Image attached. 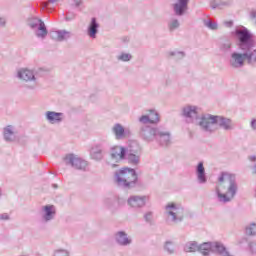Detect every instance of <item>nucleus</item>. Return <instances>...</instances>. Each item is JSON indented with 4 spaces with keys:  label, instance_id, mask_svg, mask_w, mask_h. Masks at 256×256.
<instances>
[{
    "label": "nucleus",
    "instance_id": "nucleus-1",
    "mask_svg": "<svg viewBox=\"0 0 256 256\" xmlns=\"http://www.w3.org/2000/svg\"><path fill=\"white\" fill-rule=\"evenodd\" d=\"M232 35L236 38V45L248 63V65H256V49L253 34L245 27L236 28Z\"/></svg>",
    "mask_w": 256,
    "mask_h": 256
},
{
    "label": "nucleus",
    "instance_id": "nucleus-2",
    "mask_svg": "<svg viewBox=\"0 0 256 256\" xmlns=\"http://www.w3.org/2000/svg\"><path fill=\"white\" fill-rule=\"evenodd\" d=\"M198 125L205 133H213L212 125H218V127L224 129V131L233 130V120L225 116L204 114L200 117Z\"/></svg>",
    "mask_w": 256,
    "mask_h": 256
},
{
    "label": "nucleus",
    "instance_id": "nucleus-3",
    "mask_svg": "<svg viewBox=\"0 0 256 256\" xmlns=\"http://www.w3.org/2000/svg\"><path fill=\"white\" fill-rule=\"evenodd\" d=\"M114 181L121 189H135L141 185L139 175L133 168L124 167L114 173Z\"/></svg>",
    "mask_w": 256,
    "mask_h": 256
},
{
    "label": "nucleus",
    "instance_id": "nucleus-4",
    "mask_svg": "<svg viewBox=\"0 0 256 256\" xmlns=\"http://www.w3.org/2000/svg\"><path fill=\"white\" fill-rule=\"evenodd\" d=\"M218 181L219 183H223V181H228L229 183L226 194L221 193V190L216 188L218 201L220 203H231V201L235 199V195H237V191L239 189L237 186V177L235 174H231L229 172H221L218 177Z\"/></svg>",
    "mask_w": 256,
    "mask_h": 256
},
{
    "label": "nucleus",
    "instance_id": "nucleus-5",
    "mask_svg": "<svg viewBox=\"0 0 256 256\" xmlns=\"http://www.w3.org/2000/svg\"><path fill=\"white\" fill-rule=\"evenodd\" d=\"M130 165L137 166L141 161V146L137 142H131L129 149L126 150V156Z\"/></svg>",
    "mask_w": 256,
    "mask_h": 256
},
{
    "label": "nucleus",
    "instance_id": "nucleus-6",
    "mask_svg": "<svg viewBox=\"0 0 256 256\" xmlns=\"http://www.w3.org/2000/svg\"><path fill=\"white\" fill-rule=\"evenodd\" d=\"M159 127H153L149 125H142L139 129L138 135L142 141L146 143H153L157 135Z\"/></svg>",
    "mask_w": 256,
    "mask_h": 256
},
{
    "label": "nucleus",
    "instance_id": "nucleus-7",
    "mask_svg": "<svg viewBox=\"0 0 256 256\" xmlns=\"http://www.w3.org/2000/svg\"><path fill=\"white\" fill-rule=\"evenodd\" d=\"M28 27L30 29L36 30L37 37H47V26H45V22L37 17H31L28 19Z\"/></svg>",
    "mask_w": 256,
    "mask_h": 256
},
{
    "label": "nucleus",
    "instance_id": "nucleus-8",
    "mask_svg": "<svg viewBox=\"0 0 256 256\" xmlns=\"http://www.w3.org/2000/svg\"><path fill=\"white\" fill-rule=\"evenodd\" d=\"M64 163L66 165H71V167L78 171H86L88 165L87 161L77 157L75 154H67L64 157Z\"/></svg>",
    "mask_w": 256,
    "mask_h": 256
},
{
    "label": "nucleus",
    "instance_id": "nucleus-9",
    "mask_svg": "<svg viewBox=\"0 0 256 256\" xmlns=\"http://www.w3.org/2000/svg\"><path fill=\"white\" fill-rule=\"evenodd\" d=\"M154 141H156L160 147H169V145H171V132L163 127H158Z\"/></svg>",
    "mask_w": 256,
    "mask_h": 256
},
{
    "label": "nucleus",
    "instance_id": "nucleus-10",
    "mask_svg": "<svg viewBox=\"0 0 256 256\" xmlns=\"http://www.w3.org/2000/svg\"><path fill=\"white\" fill-rule=\"evenodd\" d=\"M202 249L206 251V256H209L211 251L218 253V255H223L227 252V248L220 242H205L203 243Z\"/></svg>",
    "mask_w": 256,
    "mask_h": 256
},
{
    "label": "nucleus",
    "instance_id": "nucleus-11",
    "mask_svg": "<svg viewBox=\"0 0 256 256\" xmlns=\"http://www.w3.org/2000/svg\"><path fill=\"white\" fill-rule=\"evenodd\" d=\"M18 79H22L23 81H32L31 85H26L27 89H35L37 87V78L33 71L29 69L19 70L17 73Z\"/></svg>",
    "mask_w": 256,
    "mask_h": 256
},
{
    "label": "nucleus",
    "instance_id": "nucleus-12",
    "mask_svg": "<svg viewBox=\"0 0 256 256\" xmlns=\"http://www.w3.org/2000/svg\"><path fill=\"white\" fill-rule=\"evenodd\" d=\"M148 199H149V196L134 195L128 198L127 203L133 209H142V207H145V205H147Z\"/></svg>",
    "mask_w": 256,
    "mask_h": 256
},
{
    "label": "nucleus",
    "instance_id": "nucleus-13",
    "mask_svg": "<svg viewBox=\"0 0 256 256\" xmlns=\"http://www.w3.org/2000/svg\"><path fill=\"white\" fill-rule=\"evenodd\" d=\"M245 52L239 53V52H233L230 57V66L233 67V69H241L243 65H245Z\"/></svg>",
    "mask_w": 256,
    "mask_h": 256
},
{
    "label": "nucleus",
    "instance_id": "nucleus-14",
    "mask_svg": "<svg viewBox=\"0 0 256 256\" xmlns=\"http://www.w3.org/2000/svg\"><path fill=\"white\" fill-rule=\"evenodd\" d=\"M168 209H171V211H168ZM166 210L168 211V215H171L172 221L175 223H177V221H183V207L171 203L166 206Z\"/></svg>",
    "mask_w": 256,
    "mask_h": 256
},
{
    "label": "nucleus",
    "instance_id": "nucleus-15",
    "mask_svg": "<svg viewBox=\"0 0 256 256\" xmlns=\"http://www.w3.org/2000/svg\"><path fill=\"white\" fill-rule=\"evenodd\" d=\"M114 241L120 247H129V245L133 243V239H131V237H129V235L125 231L116 232L114 234Z\"/></svg>",
    "mask_w": 256,
    "mask_h": 256
},
{
    "label": "nucleus",
    "instance_id": "nucleus-16",
    "mask_svg": "<svg viewBox=\"0 0 256 256\" xmlns=\"http://www.w3.org/2000/svg\"><path fill=\"white\" fill-rule=\"evenodd\" d=\"M177 2L172 5L173 12L176 17H183L189 10V0H176Z\"/></svg>",
    "mask_w": 256,
    "mask_h": 256
},
{
    "label": "nucleus",
    "instance_id": "nucleus-17",
    "mask_svg": "<svg viewBox=\"0 0 256 256\" xmlns=\"http://www.w3.org/2000/svg\"><path fill=\"white\" fill-rule=\"evenodd\" d=\"M183 251L185 253H201V255L206 256V251L203 249V243L198 244L196 241H190L184 244Z\"/></svg>",
    "mask_w": 256,
    "mask_h": 256
},
{
    "label": "nucleus",
    "instance_id": "nucleus-18",
    "mask_svg": "<svg viewBox=\"0 0 256 256\" xmlns=\"http://www.w3.org/2000/svg\"><path fill=\"white\" fill-rule=\"evenodd\" d=\"M110 157L116 161H123L127 157V149L122 146H114L110 149Z\"/></svg>",
    "mask_w": 256,
    "mask_h": 256
},
{
    "label": "nucleus",
    "instance_id": "nucleus-19",
    "mask_svg": "<svg viewBox=\"0 0 256 256\" xmlns=\"http://www.w3.org/2000/svg\"><path fill=\"white\" fill-rule=\"evenodd\" d=\"M43 215L42 219L45 223H49V221H53L55 219V215H57V210L53 205H45L42 207Z\"/></svg>",
    "mask_w": 256,
    "mask_h": 256
},
{
    "label": "nucleus",
    "instance_id": "nucleus-20",
    "mask_svg": "<svg viewBox=\"0 0 256 256\" xmlns=\"http://www.w3.org/2000/svg\"><path fill=\"white\" fill-rule=\"evenodd\" d=\"M103 151H105V146L103 144H96L92 147L90 151L91 159H93L94 161H102Z\"/></svg>",
    "mask_w": 256,
    "mask_h": 256
},
{
    "label": "nucleus",
    "instance_id": "nucleus-21",
    "mask_svg": "<svg viewBox=\"0 0 256 256\" xmlns=\"http://www.w3.org/2000/svg\"><path fill=\"white\" fill-rule=\"evenodd\" d=\"M196 177L200 185H205V183H207V173H205V166L202 161L196 166Z\"/></svg>",
    "mask_w": 256,
    "mask_h": 256
},
{
    "label": "nucleus",
    "instance_id": "nucleus-22",
    "mask_svg": "<svg viewBox=\"0 0 256 256\" xmlns=\"http://www.w3.org/2000/svg\"><path fill=\"white\" fill-rule=\"evenodd\" d=\"M99 33V22L97 18L93 17L90 24L88 25L87 34L90 39H97V34Z\"/></svg>",
    "mask_w": 256,
    "mask_h": 256
},
{
    "label": "nucleus",
    "instance_id": "nucleus-23",
    "mask_svg": "<svg viewBox=\"0 0 256 256\" xmlns=\"http://www.w3.org/2000/svg\"><path fill=\"white\" fill-rule=\"evenodd\" d=\"M45 117L52 125L55 123H61L63 121L64 114L61 112L47 111Z\"/></svg>",
    "mask_w": 256,
    "mask_h": 256
},
{
    "label": "nucleus",
    "instance_id": "nucleus-24",
    "mask_svg": "<svg viewBox=\"0 0 256 256\" xmlns=\"http://www.w3.org/2000/svg\"><path fill=\"white\" fill-rule=\"evenodd\" d=\"M52 39L56 41H67V39H71V32L67 30H56L50 33Z\"/></svg>",
    "mask_w": 256,
    "mask_h": 256
},
{
    "label": "nucleus",
    "instance_id": "nucleus-25",
    "mask_svg": "<svg viewBox=\"0 0 256 256\" xmlns=\"http://www.w3.org/2000/svg\"><path fill=\"white\" fill-rule=\"evenodd\" d=\"M182 116L186 119H198L197 106L188 105L182 109Z\"/></svg>",
    "mask_w": 256,
    "mask_h": 256
},
{
    "label": "nucleus",
    "instance_id": "nucleus-26",
    "mask_svg": "<svg viewBox=\"0 0 256 256\" xmlns=\"http://www.w3.org/2000/svg\"><path fill=\"white\" fill-rule=\"evenodd\" d=\"M112 133L115 135L116 139H125V136L127 135V130H125V127L121 125L120 123H116L112 127Z\"/></svg>",
    "mask_w": 256,
    "mask_h": 256
},
{
    "label": "nucleus",
    "instance_id": "nucleus-27",
    "mask_svg": "<svg viewBox=\"0 0 256 256\" xmlns=\"http://www.w3.org/2000/svg\"><path fill=\"white\" fill-rule=\"evenodd\" d=\"M233 5V0H214L211 2L212 9H223V7H231Z\"/></svg>",
    "mask_w": 256,
    "mask_h": 256
},
{
    "label": "nucleus",
    "instance_id": "nucleus-28",
    "mask_svg": "<svg viewBox=\"0 0 256 256\" xmlns=\"http://www.w3.org/2000/svg\"><path fill=\"white\" fill-rule=\"evenodd\" d=\"M4 140L7 142H11L15 139V132H13V126L8 125L4 128L3 131Z\"/></svg>",
    "mask_w": 256,
    "mask_h": 256
},
{
    "label": "nucleus",
    "instance_id": "nucleus-29",
    "mask_svg": "<svg viewBox=\"0 0 256 256\" xmlns=\"http://www.w3.org/2000/svg\"><path fill=\"white\" fill-rule=\"evenodd\" d=\"M232 45H233V43L229 39H225L220 42L219 49L223 53H227V52L231 51Z\"/></svg>",
    "mask_w": 256,
    "mask_h": 256
},
{
    "label": "nucleus",
    "instance_id": "nucleus-30",
    "mask_svg": "<svg viewBox=\"0 0 256 256\" xmlns=\"http://www.w3.org/2000/svg\"><path fill=\"white\" fill-rule=\"evenodd\" d=\"M148 117L150 119L151 125H155V124L159 123V121H160L159 113L155 110H150Z\"/></svg>",
    "mask_w": 256,
    "mask_h": 256
},
{
    "label": "nucleus",
    "instance_id": "nucleus-31",
    "mask_svg": "<svg viewBox=\"0 0 256 256\" xmlns=\"http://www.w3.org/2000/svg\"><path fill=\"white\" fill-rule=\"evenodd\" d=\"M180 26L181 24L177 18H173L168 22L169 31H175L176 29H179Z\"/></svg>",
    "mask_w": 256,
    "mask_h": 256
},
{
    "label": "nucleus",
    "instance_id": "nucleus-32",
    "mask_svg": "<svg viewBox=\"0 0 256 256\" xmlns=\"http://www.w3.org/2000/svg\"><path fill=\"white\" fill-rule=\"evenodd\" d=\"M164 250L167 251L169 255H173L175 253V244L173 241H166L164 245Z\"/></svg>",
    "mask_w": 256,
    "mask_h": 256
},
{
    "label": "nucleus",
    "instance_id": "nucleus-33",
    "mask_svg": "<svg viewBox=\"0 0 256 256\" xmlns=\"http://www.w3.org/2000/svg\"><path fill=\"white\" fill-rule=\"evenodd\" d=\"M246 235L255 236L256 235V223L252 222L245 229Z\"/></svg>",
    "mask_w": 256,
    "mask_h": 256
},
{
    "label": "nucleus",
    "instance_id": "nucleus-34",
    "mask_svg": "<svg viewBox=\"0 0 256 256\" xmlns=\"http://www.w3.org/2000/svg\"><path fill=\"white\" fill-rule=\"evenodd\" d=\"M168 55H170V57H174V59H183V57H185V52L184 51H170L168 52Z\"/></svg>",
    "mask_w": 256,
    "mask_h": 256
},
{
    "label": "nucleus",
    "instance_id": "nucleus-35",
    "mask_svg": "<svg viewBox=\"0 0 256 256\" xmlns=\"http://www.w3.org/2000/svg\"><path fill=\"white\" fill-rule=\"evenodd\" d=\"M204 26L211 29V31H217L218 28L217 22H213L211 20H204Z\"/></svg>",
    "mask_w": 256,
    "mask_h": 256
},
{
    "label": "nucleus",
    "instance_id": "nucleus-36",
    "mask_svg": "<svg viewBox=\"0 0 256 256\" xmlns=\"http://www.w3.org/2000/svg\"><path fill=\"white\" fill-rule=\"evenodd\" d=\"M118 61H123V62H127V61H131V59H133V56L129 53H121L118 57H117Z\"/></svg>",
    "mask_w": 256,
    "mask_h": 256
},
{
    "label": "nucleus",
    "instance_id": "nucleus-37",
    "mask_svg": "<svg viewBox=\"0 0 256 256\" xmlns=\"http://www.w3.org/2000/svg\"><path fill=\"white\" fill-rule=\"evenodd\" d=\"M115 203H117L116 198H106L104 200V205H106V207H108V209H113V207H115Z\"/></svg>",
    "mask_w": 256,
    "mask_h": 256
},
{
    "label": "nucleus",
    "instance_id": "nucleus-38",
    "mask_svg": "<svg viewBox=\"0 0 256 256\" xmlns=\"http://www.w3.org/2000/svg\"><path fill=\"white\" fill-rule=\"evenodd\" d=\"M50 3H57V0H47L40 3V9L41 11H47L49 9Z\"/></svg>",
    "mask_w": 256,
    "mask_h": 256
},
{
    "label": "nucleus",
    "instance_id": "nucleus-39",
    "mask_svg": "<svg viewBox=\"0 0 256 256\" xmlns=\"http://www.w3.org/2000/svg\"><path fill=\"white\" fill-rule=\"evenodd\" d=\"M144 221L151 225L153 223V212L148 211L144 214Z\"/></svg>",
    "mask_w": 256,
    "mask_h": 256
},
{
    "label": "nucleus",
    "instance_id": "nucleus-40",
    "mask_svg": "<svg viewBox=\"0 0 256 256\" xmlns=\"http://www.w3.org/2000/svg\"><path fill=\"white\" fill-rule=\"evenodd\" d=\"M139 123H141L142 125H147V123H151V120L149 118L148 115H142L139 119H138Z\"/></svg>",
    "mask_w": 256,
    "mask_h": 256
},
{
    "label": "nucleus",
    "instance_id": "nucleus-41",
    "mask_svg": "<svg viewBox=\"0 0 256 256\" xmlns=\"http://www.w3.org/2000/svg\"><path fill=\"white\" fill-rule=\"evenodd\" d=\"M54 256H69V252L67 250H63V249L56 250L54 252Z\"/></svg>",
    "mask_w": 256,
    "mask_h": 256
},
{
    "label": "nucleus",
    "instance_id": "nucleus-42",
    "mask_svg": "<svg viewBox=\"0 0 256 256\" xmlns=\"http://www.w3.org/2000/svg\"><path fill=\"white\" fill-rule=\"evenodd\" d=\"M249 249L252 255H256V242H250Z\"/></svg>",
    "mask_w": 256,
    "mask_h": 256
},
{
    "label": "nucleus",
    "instance_id": "nucleus-43",
    "mask_svg": "<svg viewBox=\"0 0 256 256\" xmlns=\"http://www.w3.org/2000/svg\"><path fill=\"white\" fill-rule=\"evenodd\" d=\"M0 221H9V215L7 213L0 214Z\"/></svg>",
    "mask_w": 256,
    "mask_h": 256
},
{
    "label": "nucleus",
    "instance_id": "nucleus-44",
    "mask_svg": "<svg viewBox=\"0 0 256 256\" xmlns=\"http://www.w3.org/2000/svg\"><path fill=\"white\" fill-rule=\"evenodd\" d=\"M5 25H7V20L0 16V27H5Z\"/></svg>",
    "mask_w": 256,
    "mask_h": 256
},
{
    "label": "nucleus",
    "instance_id": "nucleus-45",
    "mask_svg": "<svg viewBox=\"0 0 256 256\" xmlns=\"http://www.w3.org/2000/svg\"><path fill=\"white\" fill-rule=\"evenodd\" d=\"M250 127L253 131H256V119L251 120Z\"/></svg>",
    "mask_w": 256,
    "mask_h": 256
},
{
    "label": "nucleus",
    "instance_id": "nucleus-46",
    "mask_svg": "<svg viewBox=\"0 0 256 256\" xmlns=\"http://www.w3.org/2000/svg\"><path fill=\"white\" fill-rule=\"evenodd\" d=\"M76 7H79L81 3H83V0H73Z\"/></svg>",
    "mask_w": 256,
    "mask_h": 256
},
{
    "label": "nucleus",
    "instance_id": "nucleus-47",
    "mask_svg": "<svg viewBox=\"0 0 256 256\" xmlns=\"http://www.w3.org/2000/svg\"><path fill=\"white\" fill-rule=\"evenodd\" d=\"M248 159H249V161H251L252 163H255V161H256V156H255V155L249 156Z\"/></svg>",
    "mask_w": 256,
    "mask_h": 256
},
{
    "label": "nucleus",
    "instance_id": "nucleus-48",
    "mask_svg": "<svg viewBox=\"0 0 256 256\" xmlns=\"http://www.w3.org/2000/svg\"><path fill=\"white\" fill-rule=\"evenodd\" d=\"M226 27H233V21L225 22Z\"/></svg>",
    "mask_w": 256,
    "mask_h": 256
},
{
    "label": "nucleus",
    "instance_id": "nucleus-49",
    "mask_svg": "<svg viewBox=\"0 0 256 256\" xmlns=\"http://www.w3.org/2000/svg\"><path fill=\"white\" fill-rule=\"evenodd\" d=\"M252 173H253V175H256V164L254 165V166H252Z\"/></svg>",
    "mask_w": 256,
    "mask_h": 256
}]
</instances>
